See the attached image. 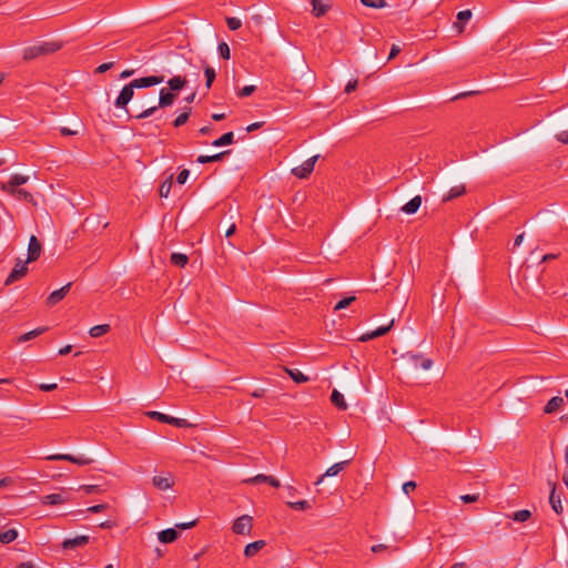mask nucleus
<instances>
[{
    "label": "nucleus",
    "mask_w": 568,
    "mask_h": 568,
    "mask_svg": "<svg viewBox=\"0 0 568 568\" xmlns=\"http://www.w3.org/2000/svg\"><path fill=\"white\" fill-rule=\"evenodd\" d=\"M18 537V531L16 529H8L3 532H0V542L1 544H10L14 541Z\"/></svg>",
    "instance_id": "72a5a7b5"
},
{
    "label": "nucleus",
    "mask_w": 568,
    "mask_h": 568,
    "mask_svg": "<svg viewBox=\"0 0 568 568\" xmlns=\"http://www.w3.org/2000/svg\"><path fill=\"white\" fill-rule=\"evenodd\" d=\"M28 263L29 262H27V260L26 261L17 260V262L14 264V267L12 268L11 273L8 275L4 284L6 285H11L16 281H18L21 277H23L27 274V272H28V267H27Z\"/></svg>",
    "instance_id": "0eeeda50"
},
{
    "label": "nucleus",
    "mask_w": 568,
    "mask_h": 568,
    "mask_svg": "<svg viewBox=\"0 0 568 568\" xmlns=\"http://www.w3.org/2000/svg\"><path fill=\"white\" fill-rule=\"evenodd\" d=\"M556 139L564 144H568V130L561 131L560 133L556 134Z\"/></svg>",
    "instance_id": "6e6d98bb"
},
{
    "label": "nucleus",
    "mask_w": 568,
    "mask_h": 568,
    "mask_svg": "<svg viewBox=\"0 0 568 568\" xmlns=\"http://www.w3.org/2000/svg\"><path fill=\"white\" fill-rule=\"evenodd\" d=\"M196 525V520H192L190 523H180V524H176L175 527L176 528H180V529H189V528H192Z\"/></svg>",
    "instance_id": "13d9d810"
},
{
    "label": "nucleus",
    "mask_w": 568,
    "mask_h": 568,
    "mask_svg": "<svg viewBox=\"0 0 568 568\" xmlns=\"http://www.w3.org/2000/svg\"><path fill=\"white\" fill-rule=\"evenodd\" d=\"M89 541H90L89 536L81 535V536H77L74 538L64 539L62 542V548L64 550H71V549L84 547L85 545L89 544Z\"/></svg>",
    "instance_id": "9b49d317"
},
{
    "label": "nucleus",
    "mask_w": 568,
    "mask_h": 568,
    "mask_svg": "<svg viewBox=\"0 0 568 568\" xmlns=\"http://www.w3.org/2000/svg\"><path fill=\"white\" fill-rule=\"evenodd\" d=\"M313 7V14L317 18L323 17L331 9V3L328 0H311Z\"/></svg>",
    "instance_id": "a211bd4d"
},
{
    "label": "nucleus",
    "mask_w": 568,
    "mask_h": 568,
    "mask_svg": "<svg viewBox=\"0 0 568 568\" xmlns=\"http://www.w3.org/2000/svg\"><path fill=\"white\" fill-rule=\"evenodd\" d=\"M81 488L84 489V491L87 494H93V493L98 491V489H99V487L97 485H84Z\"/></svg>",
    "instance_id": "e2e57ef3"
},
{
    "label": "nucleus",
    "mask_w": 568,
    "mask_h": 568,
    "mask_svg": "<svg viewBox=\"0 0 568 568\" xmlns=\"http://www.w3.org/2000/svg\"><path fill=\"white\" fill-rule=\"evenodd\" d=\"M204 75L206 79L205 87H206V89H210L216 78L215 70L212 67L206 65V67H204Z\"/></svg>",
    "instance_id": "c9c22d12"
},
{
    "label": "nucleus",
    "mask_w": 568,
    "mask_h": 568,
    "mask_svg": "<svg viewBox=\"0 0 568 568\" xmlns=\"http://www.w3.org/2000/svg\"><path fill=\"white\" fill-rule=\"evenodd\" d=\"M266 542L264 540H256L254 542H250L244 548V555L247 558L254 557L261 549L265 547Z\"/></svg>",
    "instance_id": "aec40b11"
},
{
    "label": "nucleus",
    "mask_w": 568,
    "mask_h": 568,
    "mask_svg": "<svg viewBox=\"0 0 568 568\" xmlns=\"http://www.w3.org/2000/svg\"><path fill=\"white\" fill-rule=\"evenodd\" d=\"M190 175V171L187 169H183L176 178V182L179 184H184Z\"/></svg>",
    "instance_id": "09e8293b"
},
{
    "label": "nucleus",
    "mask_w": 568,
    "mask_h": 568,
    "mask_svg": "<svg viewBox=\"0 0 568 568\" xmlns=\"http://www.w3.org/2000/svg\"><path fill=\"white\" fill-rule=\"evenodd\" d=\"M18 568H37L36 565L32 561H24L21 562Z\"/></svg>",
    "instance_id": "774afa93"
},
{
    "label": "nucleus",
    "mask_w": 568,
    "mask_h": 568,
    "mask_svg": "<svg viewBox=\"0 0 568 568\" xmlns=\"http://www.w3.org/2000/svg\"><path fill=\"white\" fill-rule=\"evenodd\" d=\"M28 181V175L13 174L8 182L1 184V190L11 191L13 189H18L20 185L26 184Z\"/></svg>",
    "instance_id": "2eb2a0df"
},
{
    "label": "nucleus",
    "mask_w": 568,
    "mask_h": 568,
    "mask_svg": "<svg viewBox=\"0 0 568 568\" xmlns=\"http://www.w3.org/2000/svg\"><path fill=\"white\" fill-rule=\"evenodd\" d=\"M470 18H471V11L468 9L459 11L457 14V19L462 22H467Z\"/></svg>",
    "instance_id": "3c124183"
},
{
    "label": "nucleus",
    "mask_w": 568,
    "mask_h": 568,
    "mask_svg": "<svg viewBox=\"0 0 568 568\" xmlns=\"http://www.w3.org/2000/svg\"><path fill=\"white\" fill-rule=\"evenodd\" d=\"M287 506L294 510H306L311 508V505L307 500L288 501Z\"/></svg>",
    "instance_id": "ea45409f"
},
{
    "label": "nucleus",
    "mask_w": 568,
    "mask_h": 568,
    "mask_svg": "<svg viewBox=\"0 0 568 568\" xmlns=\"http://www.w3.org/2000/svg\"><path fill=\"white\" fill-rule=\"evenodd\" d=\"M186 82L187 81L184 77L174 75L173 78H171L168 81V85H169L170 91L176 92V91L182 90L185 87Z\"/></svg>",
    "instance_id": "a878e982"
},
{
    "label": "nucleus",
    "mask_w": 568,
    "mask_h": 568,
    "mask_svg": "<svg viewBox=\"0 0 568 568\" xmlns=\"http://www.w3.org/2000/svg\"><path fill=\"white\" fill-rule=\"evenodd\" d=\"M331 402L334 406H336L341 410L347 409V403L344 399V396L342 393H339L337 389H334L331 395Z\"/></svg>",
    "instance_id": "bb28decb"
},
{
    "label": "nucleus",
    "mask_w": 568,
    "mask_h": 568,
    "mask_svg": "<svg viewBox=\"0 0 568 568\" xmlns=\"http://www.w3.org/2000/svg\"><path fill=\"white\" fill-rule=\"evenodd\" d=\"M176 94L170 90L161 89L158 104L155 106H150L145 110H143L141 113L136 114L135 119H146L160 109V108H166L173 104L175 101Z\"/></svg>",
    "instance_id": "f03ea898"
},
{
    "label": "nucleus",
    "mask_w": 568,
    "mask_h": 568,
    "mask_svg": "<svg viewBox=\"0 0 568 568\" xmlns=\"http://www.w3.org/2000/svg\"><path fill=\"white\" fill-rule=\"evenodd\" d=\"M357 83H358V82H357V80H356V79H355V80L349 81V82L346 84V87H345V92H346L347 94H349V93H352L353 91H355V90H356V88H357Z\"/></svg>",
    "instance_id": "4d7b16f0"
},
{
    "label": "nucleus",
    "mask_w": 568,
    "mask_h": 568,
    "mask_svg": "<svg viewBox=\"0 0 568 568\" xmlns=\"http://www.w3.org/2000/svg\"><path fill=\"white\" fill-rule=\"evenodd\" d=\"M113 65H114V62H105V63H102V64H100V65L95 69V73H104V72H106L108 70H110Z\"/></svg>",
    "instance_id": "603ef678"
},
{
    "label": "nucleus",
    "mask_w": 568,
    "mask_h": 568,
    "mask_svg": "<svg viewBox=\"0 0 568 568\" xmlns=\"http://www.w3.org/2000/svg\"><path fill=\"white\" fill-rule=\"evenodd\" d=\"M320 155H314L306 161H304L301 165L292 169V174L298 179H306L313 172L316 161Z\"/></svg>",
    "instance_id": "39448f33"
},
{
    "label": "nucleus",
    "mask_w": 568,
    "mask_h": 568,
    "mask_svg": "<svg viewBox=\"0 0 568 568\" xmlns=\"http://www.w3.org/2000/svg\"><path fill=\"white\" fill-rule=\"evenodd\" d=\"M351 463V460H344V462H339V463H336L334 465H332L317 480H316V485H320L325 477H332V476H336L337 474H339L348 464Z\"/></svg>",
    "instance_id": "f3484780"
},
{
    "label": "nucleus",
    "mask_w": 568,
    "mask_h": 568,
    "mask_svg": "<svg viewBox=\"0 0 568 568\" xmlns=\"http://www.w3.org/2000/svg\"><path fill=\"white\" fill-rule=\"evenodd\" d=\"M393 325H394V320H392L389 322V324L386 325V326H381V327L376 328L375 331L364 333L363 335H361L358 337V341L359 342H368L371 339H374V338H377L379 336H383V335H385L386 333H388L390 331Z\"/></svg>",
    "instance_id": "4468645a"
},
{
    "label": "nucleus",
    "mask_w": 568,
    "mask_h": 568,
    "mask_svg": "<svg viewBox=\"0 0 568 568\" xmlns=\"http://www.w3.org/2000/svg\"><path fill=\"white\" fill-rule=\"evenodd\" d=\"M356 300L355 296H349V297H345L343 300H341L335 306H334V310L335 311H339V310H343V308H346L347 306H349L354 301Z\"/></svg>",
    "instance_id": "c03bdc74"
},
{
    "label": "nucleus",
    "mask_w": 568,
    "mask_h": 568,
    "mask_svg": "<svg viewBox=\"0 0 568 568\" xmlns=\"http://www.w3.org/2000/svg\"><path fill=\"white\" fill-rule=\"evenodd\" d=\"M48 460H67V462H70L72 460V455L70 454H53V455H50L47 457Z\"/></svg>",
    "instance_id": "49530a36"
},
{
    "label": "nucleus",
    "mask_w": 568,
    "mask_h": 568,
    "mask_svg": "<svg viewBox=\"0 0 568 568\" xmlns=\"http://www.w3.org/2000/svg\"><path fill=\"white\" fill-rule=\"evenodd\" d=\"M217 50H219L220 55H221L223 59H225V60H229V59H230V54H231V52H230V47H229V44H227L226 42H221V43L219 44Z\"/></svg>",
    "instance_id": "a18cd8bd"
},
{
    "label": "nucleus",
    "mask_w": 568,
    "mask_h": 568,
    "mask_svg": "<svg viewBox=\"0 0 568 568\" xmlns=\"http://www.w3.org/2000/svg\"><path fill=\"white\" fill-rule=\"evenodd\" d=\"M233 142H234L233 132H226L223 135H221L219 139L214 140L212 142V145L220 148V146H224V145H230Z\"/></svg>",
    "instance_id": "c756f323"
},
{
    "label": "nucleus",
    "mask_w": 568,
    "mask_h": 568,
    "mask_svg": "<svg viewBox=\"0 0 568 568\" xmlns=\"http://www.w3.org/2000/svg\"><path fill=\"white\" fill-rule=\"evenodd\" d=\"M416 483L413 481V480H409V481H406L404 485H403V491L405 494H409L410 491L415 490L416 488Z\"/></svg>",
    "instance_id": "864d4df0"
},
{
    "label": "nucleus",
    "mask_w": 568,
    "mask_h": 568,
    "mask_svg": "<svg viewBox=\"0 0 568 568\" xmlns=\"http://www.w3.org/2000/svg\"><path fill=\"white\" fill-rule=\"evenodd\" d=\"M11 484H12V478H10V477H4V478L0 479V488L8 487Z\"/></svg>",
    "instance_id": "69168bd1"
},
{
    "label": "nucleus",
    "mask_w": 568,
    "mask_h": 568,
    "mask_svg": "<svg viewBox=\"0 0 568 568\" xmlns=\"http://www.w3.org/2000/svg\"><path fill=\"white\" fill-rule=\"evenodd\" d=\"M386 549H388V546L385 544H377V545L372 546V551L375 554L381 552Z\"/></svg>",
    "instance_id": "052dcab7"
},
{
    "label": "nucleus",
    "mask_w": 568,
    "mask_h": 568,
    "mask_svg": "<svg viewBox=\"0 0 568 568\" xmlns=\"http://www.w3.org/2000/svg\"><path fill=\"white\" fill-rule=\"evenodd\" d=\"M164 81V77L162 75H150V77H143L138 78L131 81L132 87L135 89H143V88H150L156 84H160Z\"/></svg>",
    "instance_id": "1a4fd4ad"
},
{
    "label": "nucleus",
    "mask_w": 568,
    "mask_h": 568,
    "mask_svg": "<svg viewBox=\"0 0 568 568\" xmlns=\"http://www.w3.org/2000/svg\"><path fill=\"white\" fill-rule=\"evenodd\" d=\"M231 154V150H225L220 153H216L214 155H200L197 156V162L201 164L211 163V162H217L223 160L224 156Z\"/></svg>",
    "instance_id": "b1692460"
},
{
    "label": "nucleus",
    "mask_w": 568,
    "mask_h": 568,
    "mask_svg": "<svg viewBox=\"0 0 568 568\" xmlns=\"http://www.w3.org/2000/svg\"><path fill=\"white\" fill-rule=\"evenodd\" d=\"M270 476L264 474H258L252 478L245 479L244 483L246 484H262V483H268Z\"/></svg>",
    "instance_id": "79ce46f5"
},
{
    "label": "nucleus",
    "mask_w": 568,
    "mask_h": 568,
    "mask_svg": "<svg viewBox=\"0 0 568 568\" xmlns=\"http://www.w3.org/2000/svg\"><path fill=\"white\" fill-rule=\"evenodd\" d=\"M134 87L132 83L125 84L120 91L118 98L115 99L114 105L118 109H124L128 112L126 105L132 100L134 95Z\"/></svg>",
    "instance_id": "423d86ee"
},
{
    "label": "nucleus",
    "mask_w": 568,
    "mask_h": 568,
    "mask_svg": "<svg viewBox=\"0 0 568 568\" xmlns=\"http://www.w3.org/2000/svg\"><path fill=\"white\" fill-rule=\"evenodd\" d=\"M71 463L77 464L79 466H85V465L92 464L93 459L87 457L85 455H79V456L72 455Z\"/></svg>",
    "instance_id": "a19ab883"
},
{
    "label": "nucleus",
    "mask_w": 568,
    "mask_h": 568,
    "mask_svg": "<svg viewBox=\"0 0 568 568\" xmlns=\"http://www.w3.org/2000/svg\"><path fill=\"white\" fill-rule=\"evenodd\" d=\"M134 74V70L133 69H126L124 71H122V73L120 74V78L121 79H126V78H130Z\"/></svg>",
    "instance_id": "338daca9"
},
{
    "label": "nucleus",
    "mask_w": 568,
    "mask_h": 568,
    "mask_svg": "<svg viewBox=\"0 0 568 568\" xmlns=\"http://www.w3.org/2000/svg\"><path fill=\"white\" fill-rule=\"evenodd\" d=\"M106 507H108V506H106V504H99V505H94V506L89 507V508H88V511L93 513V514H95V513H101V511H103Z\"/></svg>",
    "instance_id": "5fc2aeb1"
},
{
    "label": "nucleus",
    "mask_w": 568,
    "mask_h": 568,
    "mask_svg": "<svg viewBox=\"0 0 568 568\" xmlns=\"http://www.w3.org/2000/svg\"><path fill=\"white\" fill-rule=\"evenodd\" d=\"M226 24L230 30L235 31L242 27V21L239 18L229 17L226 18Z\"/></svg>",
    "instance_id": "37998d69"
},
{
    "label": "nucleus",
    "mask_w": 568,
    "mask_h": 568,
    "mask_svg": "<svg viewBox=\"0 0 568 568\" xmlns=\"http://www.w3.org/2000/svg\"><path fill=\"white\" fill-rule=\"evenodd\" d=\"M146 416L161 423L173 425L176 427H187L190 425L186 419L172 417L156 410L148 412Z\"/></svg>",
    "instance_id": "7ed1b4c3"
},
{
    "label": "nucleus",
    "mask_w": 568,
    "mask_h": 568,
    "mask_svg": "<svg viewBox=\"0 0 568 568\" xmlns=\"http://www.w3.org/2000/svg\"><path fill=\"white\" fill-rule=\"evenodd\" d=\"M62 44L57 41H44L30 45L23 50V59L29 61L41 55L54 53L61 49Z\"/></svg>",
    "instance_id": "f257e3e1"
},
{
    "label": "nucleus",
    "mask_w": 568,
    "mask_h": 568,
    "mask_svg": "<svg viewBox=\"0 0 568 568\" xmlns=\"http://www.w3.org/2000/svg\"><path fill=\"white\" fill-rule=\"evenodd\" d=\"M42 245L36 235H31L28 244L27 262H34L40 257Z\"/></svg>",
    "instance_id": "9d476101"
},
{
    "label": "nucleus",
    "mask_w": 568,
    "mask_h": 568,
    "mask_svg": "<svg viewBox=\"0 0 568 568\" xmlns=\"http://www.w3.org/2000/svg\"><path fill=\"white\" fill-rule=\"evenodd\" d=\"M362 4L373 9H382L387 6L385 0H361Z\"/></svg>",
    "instance_id": "58836bf2"
},
{
    "label": "nucleus",
    "mask_w": 568,
    "mask_h": 568,
    "mask_svg": "<svg viewBox=\"0 0 568 568\" xmlns=\"http://www.w3.org/2000/svg\"><path fill=\"white\" fill-rule=\"evenodd\" d=\"M152 484L160 490H168L173 487L174 479L173 476L168 473L166 475H158L152 478Z\"/></svg>",
    "instance_id": "f8f14e48"
},
{
    "label": "nucleus",
    "mask_w": 568,
    "mask_h": 568,
    "mask_svg": "<svg viewBox=\"0 0 568 568\" xmlns=\"http://www.w3.org/2000/svg\"><path fill=\"white\" fill-rule=\"evenodd\" d=\"M422 205V196L416 195L410 201H408L404 206H402V211L406 214H414L418 211Z\"/></svg>",
    "instance_id": "4be33fe9"
},
{
    "label": "nucleus",
    "mask_w": 568,
    "mask_h": 568,
    "mask_svg": "<svg viewBox=\"0 0 568 568\" xmlns=\"http://www.w3.org/2000/svg\"><path fill=\"white\" fill-rule=\"evenodd\" d=\"M47 329H48L47 327H38L33 331L24 333L17 338V343L20 344V343L31 341V339L38 337L39 335H41L42 333H44Z\"/></svg>",
    "instance_id": "c85d7f7f"
},
{
    "label": "nucleus",
    "mask_w": 568,
    "mask_h": 568,
    "mask_svg": "<svg viewBox=\"0 0 568 568\" xmlns=\"http://www.w3.org/2000/svg\"><path fill=\"white\" fill-rule=\"evenodd\" d=\"M253 528V518L250 515H243L235 519L232 530L237 535H251Z\"/></svg>",
    "instance_id": "20e7f679"
},
{
    "label": "nucleus",
    "mask_w": 568,
    "mask_h": 568,
    "mask_svg": "<svg viewBox=\"0 0 568 568\" xmlns=\"http://www.w3.org/2000/svg\"><path fill=\"white\" fill-rule=\"evenodd\" d=\"M400 52V48L396 44H394L392 48H390V52H389V55H388V60H392L394 59L398 53Z\"/></svg>",
    "instance_id": "680f3d73"
},
{
    "label": "nucleus",
    "mask_w": 568,
    "mask_h": 568,
    "mask_svg": "<svg viewBox=\"0 0 568 568\" xmlns=\"http://www.w3.org/2000/svg\"><path fill=\"white\" fill-rule=\"evenodd\" d=\"M179 532L174 528H168L158 534L159 541L170 544L178 539Z\"/></svg>",
    "instance_id": "6ab92c4d"
},
{
    "label": "nucleus",
    "mask_w": 568,
    "mask_h": 568,
    "mask_svg": "<svg viewBox=\"0 0 568 568\" xmlns=\"http://www.w3.org/2000/svg\"><path fill=\"white\" fill-rule=\"evenodd\" d=\"M256 90V87L255 85H245L244 88H242V90L239 92V97L240 98H245V97H248L251 94H253Z\"/></svg>",
    "instance_id": "de8ad7c7"
},
{
    "label": "nucleus",
    "mask_w": 568,
    "mask_h": 568,
    "mask_svg": "<svg viewBox=\"0 0 568 568\" xmlns=\"http://www.w3.org/2000/svg\"><path fill=\"white\" fill-rule=\"evenodd\" d=\"M548 485L551 487L549 504L557 515H561L564 511V507L561 503V497L556 493V484L552 481H548Z\"/></svg>",
    "instance_id": "ddd939ff"
},
{
    "label": "nucleus",
    "mask_w": 568,
    "mask_h": 568,
    "mask_svg": "<svg viewBox=\"0 0 568 568\" xmlns=\"http://www.w3.org/2000/svg\"><path fill=\"white\" fill-rule=\"evenodd\" d=\"M466 193V187L465 185L460 184V185H456V186H453L448 193L446 195L443 196L442 201L444 203L448 202V201H452L454 199H457L462 195H464Z\"/></svg>",
    "instance_id": "5701e85b"
},
{
    "label": "nucleus",
    "mask_w": 568,
    "mask_h": 568,
    "mask_svg": "<svg viewBox=\"0 0 568 568\" xmlns=\"http://www.w3.org/2000/svg\"><path fill=\"white\" fill-rule=\"evenodd\" d=\"M170 261L178 267H184L187 264L189 257L183 253H172Z\"/></svg>",
    "instance_id": "7c9ffc66"
},
{
    "label": "nucleus",
    "mask_w": 568,
    "mask_h": 568,
    "mask_svg": "<svg viewBox=\"0 0 568 568\" xmlns=\"http://www.w3.org/2000/svg\"><path fill=\"white\" fill-rule=\"evenodd\" d=\"M403 357L407 359L415 369L420 366L423 369L428 371L433 366V361L430 358H425L419 354L407 353Z\"/></svg>",
    "instance_id": "6e6552de"
},
{
    "label": "nucleus",
    "mask_w": 568,
    "mask_h": 568,
    "mask_svg": "<svg viewBox=\"0 0 568 568\" xmlns=\"http://www.w3.org/2000/svg\"><path fill=\"white\" fill-rule=\"evenodd\" d=\"M67 499L61 494H50L41 498L42 505L55 506L65 503Z\"/></svg>",
    "instance_id": "cd10ccee"
},
{
    "label": "nucleus",
    "mask_w": 568,
    "mask_h": 568,
    "mask_svg": "<svg viewBox=\"0 0 568 568\" xmlns=\"http://www.w3.org/2000/svg\"><path fill=\"white\" fill-rule=\"evenodd\" d=\"M191 108H185V110L175 118V120L173 121V125L175 128H180L183 124H185L191 115Z\"/></svg>",
    "instance_id": "f704fd0d"
},
{
    "label": "nucleus",
    "mask_w": 568,
    "mask_h": 568,
    "mask_svg": "<svg viewBox=\"0 0 568 568\" xmlns=\"http://www.w3.org/2000/svg\"><path fill=\"white\" fill-rule=\"evenodd\" d=\"M564 404H565V400L562 397L555 396L548 400V403L544 407V413L552 414V413L557 412Z\"/></svg>",
    "instance_id": "412c9836"
},
{
    "label": "nucleus",
    "mask_w": 568,
    "mask_h": 568,
    "mask_svg": "<svg viewBox=\"0 0 568 568\" xmlns=\"http://www.w3.org/2000/svg\"><path fill=\"white\" fill-rule=\"evenodd\" d=\"M57 384L55 383H52V384H40L39 385V388L43 392H51V390H54L57 388Z\"/></svg>",
    "instance_id": "bf43d9fd"
},
{
    "label": "nucleus",
    "mask_w": 568,
    "mask_h": 568,
    "mask_svg": "<svg viewBox=\"0 0 568 568\" xmlns=\"http://www.w3.org/2000/svg\"><path fill=\"white\" fill-rule=\"evenodd\" d=\"M109 331H110L109 324H101V325L91 327L89 331V334L91 337L97 338V337H101V336L105 335Z\"/></svg>",
    "instance_id": "2f4dec72"
},
{
    "label": "nucleus",
    "mask_w": 568,
    "mask_h": 568,
    "mask_svg": "<svg viewBox=\"0 0 568 568\" xmlns=\"http://www.w3.org/2000/svg\"><path fill=\"white\" fill-rule=\"evenodd\" d=\"M531 517V513L528 510V509H521V510H518V511H515L511 516V518L515 520V521H518V523H525L527 521L529 518Z\"/></svg>",
    "instance_id": "e433bc0d"
},
{
    "label": "nucleus",
    "mask_w": 568,
    "mask_h": 568,
    "mask_svg": "<svg viewBox=\"0 0 568 568\" xmlns=\"http://www.w3.org/2000/svg\"><path fill=\"white\" fill-rule=\"evenodd\" d=\"M173 185V174L168 176L165 181L160 185L159 192L161 197H168Z\"/></svg>",
    "instance_id": "473e14b6"
},
{
    "label": "nucleus",
    "mask_w": 568,
    "mask_h": 568,
    "mask_svg": "<svg viewBox=\"0 0 568 568\" xmlns=\"http://www.w3.org/2000/svg\"><path fill=\"white\" fill-rule=\"evenodd\" d=\"M6 193H8L9 195L13 196L14 199L19 200V201H26V202H32L33 201V196L30 192H28L27 190H23V189H13L11 191H4Z\"/></svg>",
    "instance_id": "393cba45"
},
{
    "label": "nucleus",
    "mask_w": 568,
    "mask_h": 568,
    "mask_svg": "<svg viewBox=\"0 0 568 568\" xmlns=\"http://www.w3.org/2000/svg\"><path fill=\"white\" fill-rule=\"evenodd\" d=\"M262 125L263 122H254L246 128V132H253L255 130H258L260 128H262Z\"/></svg>",
    "instance_id": "0e129e2a"
},
{
    "label": "nucleus",
    "mask_w": 568,
    "mask_h": 568,
    "mask_svg": "<svg viewBox=\"0 0 568 568\" xmlns=\"http://www.w3.org/2000/svg\"><path fill=\"white\" fill-rule=\"evenodd\" d=\"M71 285H72V283L70 282V283L65 284L64 286H62L61 288L53 291L48 296L47 304L49 306H53L57 303H59L61 300H63L65 297V295L69 293Z\"/></svg>",
    "instance_id": "dca6fc26"
},
{
    "label": "nucleus",
    "mask_w": 568,
    "mask_h": 568,
    "mask_svg": "<svg viewBox=\"0 0 568 568\" xmlns=\"http://www.w3.org/2000/svg\"><path fill=\"white\" fill-rule=\"evenodd\" d=\"M286 372L288 373V375L291 376V378L301 384V383H305L308 381V377L305 376L302 372H300L298 369H286Z\"/></svg>",
    "instance_id": "4c0bfd02"
},
{
    "label": "nucleus",
    "mask_w": 568,
    "mask_h": 568,
    "mask_svg": "<svg viewBox=\"0 0 568 568\" xmlns=\"http://www.w3.org/2000/svg\"><path fill=\"white\" fill-rule=\"evenodd\" d=\"M460 499L465 503V504H470V503H476L478 499H479V495L478 494H468V495H463L460 496Z\"/></svg>",
    "instance_id": "8fccbe9b"
}]
</instances>
